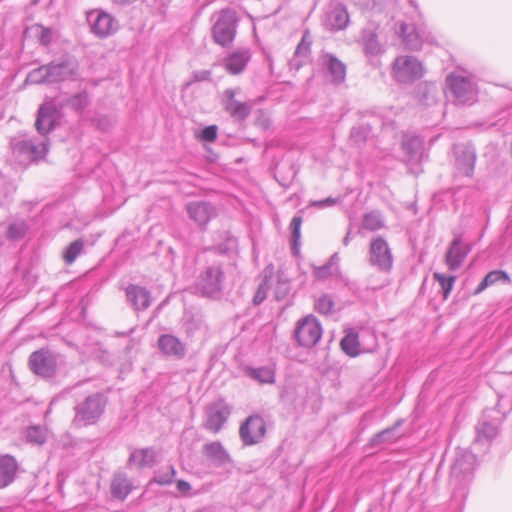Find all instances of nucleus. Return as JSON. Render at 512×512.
Masks as SVG:
<instances>
[{"instance_id": "9d476101", "label": "nucleus", "mask_w": 512, "mask_h": 512, "mask_svg": "<svg viewBox=\"0 0 512 512\" xmlns=\"http://www.w3.org/2000/svg\"><path fill=\"white\" fill-rule=\"evenodd\" d=\"M321 336V325L313 315H308L297 323L295 338L300 346L312 348L319 342Z\"/></svg>"}, {"instance_id": "f03ea898", "label": "nucleus", "mask_w": 512, "mask_h": 512, "mask_svg": "<svg viewBox=\"0 0 512 512\" xmlns=\"http://www.w3.org/2000/svg\"><path fill=\"white\" fill-rule=\"evenodd\" d=\"M106 404L107 398L104 394L97 392L88 395L75 405L73 425L80 428L95 424L104 413Z\"/></svg>"}, {"instance_id": "f3484780", "label": "nucleus", "mask_w": 512, "mask_h": 512, "mask_svg": "<svg viewBox=\"0 0 512 512\" xmlns=\"http://www.w3.org/2000/svg\"><path fill=\"white\" fill-rule=\"evenodd\" d=\"M348 24L349 14L346 7L341 3L330 4L324 18L325 27L330 31H340Z\"/></svg>"}, {"instance_id": "39448f33", "label": "nucleus", "mask_w": 512, "mask_h": 512, "mask_svg": "<svg viewBox=\"0 0 512 512\" xmlns=\"http://www.w3.org/2000/svg\"><path fill=\"white\" fill-rule=\"evenodd\" d=\"M446 84L457 104L470 105L476 101L477 89L470 77L460 74H450L446 78Z\"/></svg>"}, {"instance_id": "e433bc0d", "label": "nucleus", "mask_w": 512, "mask_h": 512, "mask_svg": "<svg viewBox=\"0 0 512 512\" xmlns=\"http://www.w3.org/2000/svg\"><path fill=\"white\" fill-rule=\"evenodd\" d=\"M26 81L31 84H51L49 64L33 69L27 75Z\"/></svg>"}, {"instance_id": "412c9836", "label": "nucleus", "mask_w": 512, "mask_h": 512, "mask_svg": "<svg viewBox=\"0 0 512 512\" xmlns=\"http://www.w3.org/2000/svg\"><path fill=\"white\" fill-rule=\"evenodd\" d=\"M158 348L166 356L181 359L186 355L185 344L176 336L163 334L158 339Z\"/></svg>"}, {"instance_id": "09e8293b", "label": "nucleus", "mask_w": 512, "mask_h": 512, "mask_svg": "<svg viewBox=\"0 0 512 512\" xmlns=\"http://www.w3.org/2000/svg\"><path fill=\"white\" fill-rule=\"evenodd\" d=\"M370 132H371L370 126L358 125V126H354L351 129L350 137L355 143L360 144V143H363L366 141Z\"/></svg>"}, {"instance_id": "4c0bfd02", "label": "nucleus", "mask_w": 512, "mask_h": 512, "mask_svg": "<svg viewBox=\"0 0 512 512\" xmlns=\"http://www.w3.org/2000/svg\"><path fill=\"white\" fill-rule=\"evenodd\" d=\"M362 227L370 231H376L384 227V219L378 211H371L364 215Z\"/></svg>"}, {"instance_id": "0e129e2a", "label": "nucleus", "mask_w": 512, "mask_h": 512, "mask_svg": "<svg viewBox=\"0 0 512 512\" xmlns=\"http://www.w3.org/2000/svg\"><path fill=\"white\" fill-rule=\"evenodd\" d=\"M193 322H194V320L192 319V321L188 322V324H187L186 329H187V332H188V333H193V331H194V328H192V326H191V324H192Z\"/></svg>"}, {"instance_id": "58836bf2", "label": "nucleus", "mask_w": 512, "mask_h": 512, "mask_svg": "<svg viewBox=\"0 0 512 512\" xmlns=\"http://www.w3.org/2000/svg\"><path fill=\"white\" fill-rule=\"evenodd\" d=\"M249 376L260 383H273L275 380L274 372L269 367L251 368L248 371Z\"/></svg>"}, {"instance_id": "20e7f679", "label": "nucleus", "mask_w": 512, "mask_h": 512, "mask_svg": "<svg viewBox=\"0 0 512 512\" xmlns=\"http://www.w3.org/2000/svg\"><path fill=\"white\" fill-rule=\"evenodd\" d=\"M10 145L13 155L21 164L41 159L48 151V141L46 139L34 141L32 139L15 137L11 140Z\"/></svg>"}, {"instance_id": "a19ab883", "label": "nucleus", "mask_w": 512, "mask_h": 512, "mask_svg": "<svg viewBox=\"0 0 512 512\" xmlns=\"http://www.w3.org/2000/svg\"><path fill=\"white\" fill-rule=\"evenodd\" d=\"M396 426L386 428L379 433L375 434L371 440V446H377L383 443H391L396 440L397 436L395 435Z\"/></svg>"}, {"instance_id": "1a4fd4ad", "label": "nucleus", "mask_w": 512, "mask_h": 512, "mask_svg": "<svg viewBox=\"0 0 512 512\" xmlns=\"http://www.w3.org/2000/svg\"><path fill=\"white\" fill-rule=\"evenodd\" d=\"M240 92V88H229L223 91L221 95V105L223 110L236 121H245L253 109L251 101H239L236 94Z\"/></svg>"}, {"instance_id": "37998d69", "label": "nucleus", "mask_w": 512, "mask_h": 512, "mask_svg": "<svg viewBox=\"0 0 512 512\" xmlns=\"http://www.w3.org/2000/svg\"><path fill=\"white\" fill-rule=\"evenodd\" d=\"M433 277L440 284L444 298L446 299L454 286L456 277L452 275L447 276L439 272H435Z\"/></svg>"}, {"instance_id": "5fc2aeb1", "label": "nucleus", "mask_w": 512, "mask_h": 512, "mask_svg": "<svg viewBox=\"0 0 512 512\" xmlns=\"http://www.w3.org/2000/svg\"><path fill=\"white\" fill-rule=\"evenodd\" d=\"M177 490L184 496H191V485L185 480H178L176 483Z\"/></svg>"}, {"instance_id": "052dcab7", "label": "nucleus", "mask_w": 512, "mask_h": 512, "mask_svg": "<svg viewBox=\"0 0 512 512\" xmlns=\"http://www.w3.org/2000/svg\"><path fill=\"white\" fill-rule=\"evenodd\" d=\"M257 124L263 129L266 130L270 127V120L268 118L259 119Z\"/></svg>"}, {"instance_id": "a18cd8bd", "label": "nucleus", "mask_w": 512, "mask_h": 512, "mask_svg": "<svg viewBox=\"0 0 512 512\" xmlns=\"http://www.w3.org/2000/svg\"><path fill=\"white\" fill-rule=\"evenodd\" d=\"M27 231V225L24 221L11 223L7 228V237L10 240H19L24 237Z\"/></svg>"}, {"instance_id": "423d86ee", "label": "nucleus", "mask_w": 512, "mask_h": 512, "mask_svg": "<svg viewBox=\"0 0 512 512\" xmlns=\"http://www.w3.org/2000/svg\"><path fill=\"white\" fill-rule=\"evenodd\" d=\"M61 111L62 109L55 97L45 101L39 106L35 128L41 136H46L55 129L62 118Z\"/></svg>"}, {"instance_id": "473e14b6", "label": "nucleus", "mask_w": 512, "mask_h": 512, "mask_svg": "<svg viewBox=\"0 0 512 512\" xmlns=\"http://www.w3.org/2000/svg\"><path fill=\"white\" fill-rule=\"evenodd\" d=\"M402 149L411 161H419L424 151V141L419 136L405 135L402 141Z\"/></svg>"}, {"instance_id": "ea45409f", "label": "nucleus", "mask_w": 512, "mask_h": 512, "mask_svg": "<svg viewBox=\"0 0 512 512\" xmlns=\"http://www.w3.org/2000/svg\"><path fill=\"white\" fill-rule=\"evenodd\" d=\"M84 248V242L81 239H77L70 243L63 252V259L67 264H72L76 258L81 254Z\"/></svg>"}, {"instance_id": "2eb2a0df", "label": "nucleus", "mask_w": 512, "mask_h": 512, "mask_svg": "<svg viewBox=\"0 0 512 512\" xmlns=\"http://www.w3.org/2000/svg\"><path fill=\"white\" fill-rule=\"evenodd\" d=\"M51 84L79 79V64L74 58H63L49 63Z\"/></svg>"}, {"instance_id": "e2e57ef3", "label": "nucleus", "mask_w": 512, "mask_h": 512, "mask_svg": "<svg viewBox=\"0 0 512 512\" xmlns=\"http://www.w3.org/2000/svg\"><path fill=\"white\" fill-rule=\"evenodd\" d=\"M350 242V232L346 234V236L343 238V245L347 246Z\"/></svg>"}, {"instance_id": "393cba45", "label": "nucleus", "mask_w": 512, "mask_h": 512, "mask_svg": "<svg viewBox=\"0 0 512 512\" xmlns=\"http://www.w3.org/2000/svg\"><path fill=\"white\" fill-rule=\"evenodd\" d=\"M55 99L61 109L70 108L79 114L90 105V96L86 90L67 97L56 96Z\"/></svg>"}, {"instance_id": "bb28decb", "label": "nucleus", "mask_w": 512, "mask_h": 512, "mask_svg": "<svg viewBox=\"0 0 512 512\" xmlns=\"http://www.w3.org/2000/svg\"><path fill=\"white\" fill-rule=\"evenodd\" d=\"M187 212L199 227H204L213 216V207L206 202H192L187 205Z\"/></svg>"}, {"instance_id": "9b49d317", "label": "nucleus", "mask_w": 512, "mask_h": 512, "mask_svg": "<svg viewBox=\"0 0 512 512\" xmlns=\"http://www.w3.org/2000/svg\"><path fill=\"white\" fill-rule=\"evenodd\" d=\"M204 413V428L212 433H218L227 422L231 408L223 399H217L206 406Z\"/></svg>"}, {"instance_id": "ddd939ff", "label": "nucleus", "mask_w": 512, "mask_h": 512, "mask_svg": "<svg viewBox=\"0 0 512 512\" xmlns=\"http://www.w3.org/2000/svg\"><path fill=\"white\" fill-rule=\"evenodd\" d=\"M266 425L259 415L249 416L239 428V436L245 446L259 443L265 436Z\"/></svg>"}, {"instance_id": "0eeeda50", "label": "nucleus", "mask_w": 512, "mask_h": 512, "mask_svg": "<svg viewBox=\"0 0 512 512\" xmlns=\"http://www.w3.org/2000/svg\"><path fill=\"white\" fill-rule=\"evenodd\" d=\"M392 74L399 83H411L423 76L424 68L414 56H398L393 62Z\"/></svg>"}, {"instance_id": "8fccbe9b", "label": "nucleus", "mask_w": 512, "mask_h": 512, "mask_svg": "<svg viewBox=\"0 0 512 512\" xmlns=\"http://www.w3.org/2000/svg\"><path fill=\"white\" fill-rule=\"evenodd\" d=\"M175 474L176 471L174 467L169 466L167 467V471L159 473L157 476H155L154 480L160 485H168L172 483Z\"/></svg>"}, {"instance_id": "680f3d73", "label": "nucleus", "mask_w": 512, "mask_h": 512, "mask_svg": "<svg viewBox=\"0 0 512 512\" xmlns=\"http://www.w3.org/2000/svg\"><path fill=\"white\" fill-rule=\"evenodd\" d=\"M115 4L117 5H120V6H125V5H129V4H132L133 2H135L136 0H112Z\"/></svg>"}, {"instance_id": "79ce46f5", "label": "nucleus", "mask_w": 512, "mask_h": 512, "mask_svg": "<svg viewBox=\"0 0 512 512\" xmlns=\"http://www.w3.org/2000/svg\"><path fill=\"white\" fill-rule=\"evenodd\" d=\"M302 222L303 218L300 214H298L292 218L289 225L293 250H296L300 243Z\"/></svg>"}, {"instance_id": "de8ad7c7", "label": "nucleus", "mask_w": 512, "mask_h": 512, "mask_svg": "<svg viewBox=\"0 0 512 512\" xmlns=\"http://www.w3.org/2000/svg\"><path fill=\"white\" fill-rule=\"evenodd\" d=\"M28 442L41 445L46 441V432L39 426H32L26 430Z\"/></svg>"}, {"instance_id": "7c9ffc66", "label": "nucleus", "mask_w": 512, "mask_h": 512, "mask_svg": "<svg viewBox=\"0 0 512 512\" xmlns=\"http://www.w3.org/2000/svg\"><path fill=\"white\" fill-rule=\"evenodd\" d=\"M311 46V37L308 31H306L300 43L297 45L294 57L289 61L291 69L299 70L300 67L308 60Z\"/></svg>"}, {"instance_id": "aec40b11", "label": "nucleus", "mask_w": 512, "mask_h": 512, "mask_svg": "<svg viewBox=\"0 0 512 512\" xmlns=\"http://www.w3.org/2000/svg\"><path fill=\"white\" fill-rule=\"evenodd\" d=\"M455 150V167L457 171L464 176H471L475 167L476 155L470 147L456 146Z\"/></svg>"}, {"instance_id": "a878e982", "label": "nucleus", "mask_w": 512, "mask_h": 512, "mask_svg": "<svg viewBox=\"0 0 512 512\" xmlns=\"http://www.w3.org/2000/svg\"><path fill=\"white\" fill-rule=\"evenodd\" d=\"M126 297L135 310H145L151 304L150 292L138 285H129L126 288Z\"/></svg>"}, {"instance_id": "6e6552de", "label": "nucleus", "mask_w": 512, "mask_h": 512, "mask_svg": "<svg viewBox=\"0 0 512 512\" xmlns=\"http://www.w3.org/2000/svg\"><path fill=\"white\" fill-rule=\"evenodd\" d=\"M369 264L379 271L390 272L393 267V255L388 242L381 236L374 237L369 247Z\"/></svg>"}, {"instance_id": "dca6fc26", "label": "nucleus", "mask_w": 512, "mask_h": 512, "mask_svg": "<svg viewBox=\"0 0 512 512\" xmlns=\"http://www.w3.org/2000/svg\"><path fill=\"white\" fill-rule=\"evenodd\" d=\"M358 43L367 57L380 56L385 52V46L378 38V26L369 24L361 30Z\"/></svg>"}, {"instance_id": "f8f14e48", "label": "nucleus", "mask_w": 512, "mask_h": 512, "mask_svg": "<svg viewBox=\"0 0 512 512\" xmlns=\"http://www.w3.org/2000/svg\"><path fill=\"white\" fill-rule=\"evenodd\" d=\"M86 18L91 32L99 38H107L118 30V21L103 10H92Z\"/></svg>"}, {"instance_id": "c03bdc74", "label": "nucleus", "mask_w": 512, "mask_h": 512, "mask_svg": "<svg viewBox=\"0 0 512 512\" xmlns=\"http://www.w3.org/2000/svg\"><path fill=\"white\" fill-rule=\"evenodd\" d=\"M15 192V187L0 172V206L6 204Z\"/></svg>"}, {"instance_id": "4be33fe9", "label": "nucleus", "mask_w": 512, "mask_h": 512, "mask_svg": "<svg viewBox=\"0 0 512 512\" xmlns=\"http://www.w3.org/2000/svg\"><path fill=\"white\" fill-rule=\"evenodd\" d=\"M322 66L325 69L330 81L334 84H341L346 77V65L332 54L322 56Z\"/></svg>"}, {"instance_id": "b1692460", "label": "nucleus", "mask_w": 512, "mask_h": 512, "mask_svg": "<svg viewBox=\"0 0 512 512\" xmlns=\"http://www.w3.org/2000/svg\"><path fill=\"white\" fill-rule=\"evenodd\" d=\"M492 410L484 411L481 420L476 427V440L477 441H491L497 434L499 428V421L490 419Z\"/></svg>"}, {"instance_id": "6ab92c4d", "label": "nucleus", "mask_w": 512, "mask_h": 512, "mask_svg": "<svg viewBox=\"0 0 512 512\" xmlns=\"http://www.w3.org/2000/svg\"><path fill=\"white\" fill-rule=\"evenodd\" d=\"M470 248L462 242L460 236H456L451 242L445 255V263L452 271L458 270L465 258L467 257Z\"/></svg>"}, {"instance_id": "f257e3e1", "label": "nucleus", "mask_w": 512, "mask_h": 512, "mask_svg": "<svg viewBox=\"0 0 512 512\" xmlns=\"http://www.w3.org/2000/svg\"><path fill=\"white\" fill-rule=\"evenodd\" d=\"M212 21V37L214 41L223 46L232 44L237 30V13L232 8H225L213 13Z\"/></svg>"}, {"instance_id": "4468645a", "label": "nucleus", "mask_w": 512, "mask_h": 512, "mask_svg": "<svg viewBox=\"0 0 512 512\" xmlns=\"http://www.w3.org/2000/svg\"><path fill=\"white\" fill-rule=\"evenodd\" d=\"M29 367L34 374L43 378H51L56 372L57 361L50 351L41 349L30 355Z\"/></svg>"}, {"instance_id": "c9c22d12", "label": "nucleus", "mask_w": 512, "mask_h": 512, "mask_svg": "<svg viewBox=\"0 0 512 512\" xmlns=\"http://www.w3.org/2000/svg\"><path fill=\"white\" fill-rule=\"evenodd\" d=\"M509 282L510 278L508 274L501 270H493L489 272L481 281V283L478 285V287L475 290V293H481L484 291L487 287L497 283V282Z\"/></svg>"}, {"instance_id": "c85d7f7f", "label": "nucleus", "mask_w": 512, "mask_h": 512, "mask_svg": "<svg viewBox=\"0 0 512 512\" xmlns=\"http://www.w3.org/2000/svg\"><path fill=\"white\" fill-rule=\"evenodd\" d=\"M18 464L11 455L0 456V488L11 484L16 476Z\"/></svg>"}, {"instance_id": "a211bd4d", "label": "nucleus", "mask_w": 512, "mask_h": 512, "mask_svg": "<svg viewBox=\"0 0 512 512\" xmlns=\"http://www.w3.org/2000/svg\"><path fill=\"white\" fill-rule=\"evenodd\" d=\"M475 463L476 457L472 452L466 449L458 450L451 466L452 477L462 479L470 475L474 470Z\"/></svg>"}, {"instance_id": "5701e85b", "label": "nucleus", "mask_w": 512, "mask_h": 512, "mask_svg": "<svg viewBox=\"0 0 512 512\" xmlns=\"http://www.w3.org/2000/svg\"><path fill=\"white\" fill-rule=\"evenodd\" d=\"M250 58L251 54L248 49L236 50L225 58L224 67L231 75L240 74L246 68Z\"/></svg>"}, {"instance_id": "49530a36", "label": "nucleus", "mask_w": 512, "mask_h": 512, "mask_svg": "<svg viewBox=\"0 0 512 512\" xmlns=\"http://www.w3.org/2000/svg\"><path fill=\"white\" fill-rule=\"evenodd\" d=\"M333 307V299L330 295L327 294L320 296L315 302L316 311L323 315L331 314L333 311Z\"/></svg>"}, {"instance_id": "2f4dec72", "label": "nucleus", "mask_w": 512, "mask_h": 512, "mask_svg": "<svg viewBox=\"0 0 512 512\" xmlns=\"http://www.w3.org/2000/svg\"><path fill=\"white\" fill-rule=\"evenodd\" d=\"M205 456L217 466H223L231 462L228 452L220 442H210L203 446Z\"/></svg>"}, {"instance_id": "4d7b16f0", "label": "nucleus", "mask_w": 512, "mask_h": 512, "mask_svg": "<svg viewBox=\"0 0 512 512\" xmlns=\"http://www.w3.org/2000/svg\"><path fill=\"white\" fill-rule=\"evenodd\" d=\"M236 246H237V239L234 237H229L227 239L226 247L225 248L220 247V249L222 252H227L230 250H234L236 248Z\"/></svg>"}, {"instance_id": "7ed1b4c3", "label": "nucleus", "mask_w": 512, "mask_h": 512, "mask_svg": "<svg viewBox=\"0 0 512 512\" xmlns=\"http://www.w3.org/2000/svg\"><path fill=\"white\" fill-rule=\"evenodd\" d=\"M225 274L222 264L214 262L206 266L195 282L196 293L203 297L216 298L223 289Z\"/></svg>"}, {"instance_id": "864d4df0", "label": "nucleus", "mask_w": 512, "mask_h": 512, "mask_svg": "<svg viewBox=\"0 0 512 512\" xmlns=\"http://www.w3.org/2000/svg\"><path fill=\"white\" fill-rule=\"evenodd\" d=\"M39 40L41 42V44L47 46L51 43L52 41V31L51 29L49 28H41V33H40V36H39Z\"/></svg>"}, {"instance_id": "603ef678", "label": "nucleus", "mask_w": 512, "mask_h": 512, "mask_svg": "<svg viewBox=\"0 0 512 512\" xmlns=\"http://www.w3.org/2000/svg\"><path fill=\"white\" fill-rule=\"evenodd\" d=\"M336 203H338L337 198L328 197L323 200L313 201V202H311V205L314 207H318V208H325V207L334 206Z\"/></svg>"}, {"instance_id": "cd10ccee", "label": "nucleus", "mask_w": 512, "mask_h": 512, "mask_svg": "<svg viewBox=\"0 0 512 512\" xmlns=\"http://www.w3.org/2000/svg\"><path fill=\"white\" fill-rule=\"evenodd\" d=\"M157 453L154 448L132 449L128 458V465L139 468L152 467L156 463Z\"/></svg>"}, {"instance_id": "3c124183", "label": "nucleus", "mask_w": 512, "mask_h": 512, "mask_svg": "<svg viewBox=\"0 0 512 512\" xmlns=\"http://www.w3.org/2000/svg\"><path fill=\"white\" fill-rule=\"evenodd\" d=\"M218 127L216 125H209L202 129L200 138L206 142H214L217 138Z\"/></svg>"}, {"instance_id": "13d9d810", "label": "nucleus", "mask_w": 512, "mask_h": 512, "mask_svg": "<svg viewBox=\"0 0 512 512\" xmlns=\"http://www.w3.org/2000/svg\"><path fill=\"white\" fill-rule=\"evenodd\" d=\"M330 269H331L330 265H325V266L318 268L316 270L315 274L318 278H325L330 274Z\"/></svg>"}, {"instance_id": "72a5a7b5", "label": "nucleus", "mask_w": 512, "mask_h": 512, "mask_svg": "<svg viewBox=\"0 0 512 512\" xmlns=\"http://www.w3.org/2000/svg\"><path fill=\"white\" fill-rule=\"evenodd\" d=\"M131 482L125 474L119 473L113 477L111 493L114 498L124 500L131 492Z\"/></svg>"}, {"instance_id": "6e6d98bb", "label": "nucleus", "mask_w": 512, "mask_h": 512, "mask_svg": "<svg viewBox=\"0 0 512 512\" xmlns=\"http://www.w3.org/2000/svg\"><path fill=\"white\" fill-rule=\"evenodd\" d=\"M278 291L276 292V298L282 299L285 297V295L288 293L289 285L287 282H279Z\"/></svg>"}, {"instance_id": "bf43d9fd", "label": "nucleus", "mask_w": 512, "mask_h": 512, "mask_svg": "<svg viewBox=\"0 0 512 512\" xmlns=\"http://www.w3.org/2000/svg\"><path fill=\"white\" fill-rule=\"evenodd\" d=\"M265 298H266L265 291L261 287H259L254 298H253V302H254V304L258 305V304L262 303Z\"/></svg>"}, {"instance_id": "c756f323", "label": "nucleus", "mask_w": 512, "mask_h": 512, "mask_svg": "<svg viewBox=\"0 0 512 512\" xmlns=\"http://www.w3.org/2000/svg\"><path fill=\"white\" fill-rule=\"evenodd\" d=\"M400 33L403 43L410 50H419L422 47L424 36L413 25L401 23Z\"/></svg>"}, {"instance_id": "f704fd0d", "label": "nucleus", "mask_w": 512, "mask_h": 512, "mask_svg": "<svg viewBox=\"0 0 512 512\" xmlns=\"http://www.w3.org/2000/svg\"><path fill=\"white\" fill-rule=\"evenodd\" d=\"M342 350L350 357L360 354L359 335L354 329H349L340 342Z\"/></svg>"}]
</instances>
